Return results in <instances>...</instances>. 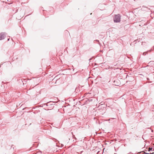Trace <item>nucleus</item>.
Returning a JSON list of instances; mask_svg holds the SVG:
<instances>
[{
    "instance_id": "obj_1",
    "label": "nucleus",
    "mask_w": 154,
    "mask_h": 154,
    "mask_svg": "<svg viewBox=\"0 0 154 154\" xmlns=\"http://www.w3.org/2000/svg\"><path fill=\"white\" fill-rule=\"evenodd\" d=\"M121 16L119 14H115L113 18V21L115 23H119L121 21Z\"/></svg>"
},
{
    "instance_id": "obj_2",
    "label": "nucleus",
    "mask_w": 154,
    "mask_h": 154,
    "mask_svg": "<svg viewBox=\"0 0 154 154\" xmlns=\"http://www.w3.org/2000/svg\"><path fill=\"white\" fill-rule=\"evenodd\" d=\"M5 37V33L2 32L0 33V40L4 39Z\"/></svg>"
},
{
    "instance_id": "obj_3",
    "label": "nucleus",
    "mask_w": 154,
    "mask_h": 154,
    "mask_svg": "<svg viewBox=\"0 0 154 154\" xmlns=\"http://www.w3.org/2000/svg\"><path fill=\"white\" fill-rule=\"evenodd\" d=\"M152 147H149L148 149V151H150L151 150H152Z\"/></svg>"
},
{
    "instance_id": "obj_4",
    "label": "nucleus",
    "mask_w": 154,
    "mask_h": 154,
    "mask_svg": "<svg viewBox=\"0 0 154 154\" xmlns=\"http://www.w3.org/2000/svg\"><path fill=\"white\" fill-rule=\"evenodd\" d=\"M144 154H151L150 153H146L145 152H144Z\"/></svg>"
},
{
    "instance_id": "obj_5",
    "label": "nucleus",
    "mask_w": 154,
    "mask_h": 154,
    "mask_svg": "<svg viewBox=\"0 0 154 154\" xmlns=\"http://www.w3.org/2000/svg\"><path fill=\"white\" fill-rule=\"evenodd\" d=\"M151 154H154V152H152V153H151Z\"/></svg>"
},
{
    "instance_id": "obj_6",
    "label": "nucleus",
    "mask_w": 154,
    "mask_h": 154,
    "mask_svg": "<svg viewBox=\"0 0 154 154\" xmlns=\"http://www.w3.org/2000/svg\"><path fill=\"white\" fill-rule=\"evenodd\" d=\"M9 38L8 39V40H9Z\"/></svg>"
}]
</instances>
